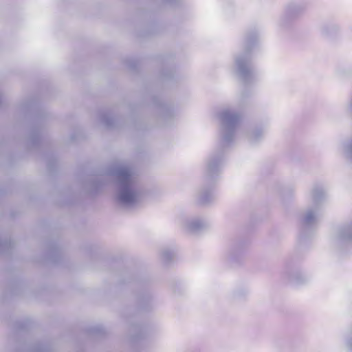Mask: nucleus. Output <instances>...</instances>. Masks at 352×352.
Returning a JSON list of instances; mask_svg holds the SVG:
<instances>
[{
  "instance_id": "13",
  "label": "nucleus",
  "mask_w": 352,
  "mask_h": 352,
  "mask_svg": "<svg viewBox=\"0 0 352 352\" xmlns=\"http://www.w3.org/2000/svg\"><path fill=\"white\" fill-rule=\"evenodd\" d=\"M11 246H12L11 241L6 240L3 241H1L0 240V253H3V252H6L7 250L10 248Z\"/></svg>"
},
{
  "instance_id": "4",
  "label": "nucleus",
  "mask_w": 352,
  "mask_h": 352,
  "mask_svg": "<svg viewBox=\"0 0 352 352\" xmlns=\"http://www.w3.org/2000/svg\"><path fill=\"white\" fill-rule=\"evenodd\" d=\"M220 173V153L216 151L212 153L207 161L205 170V181L208 185L217 184Z\"/></svg>"
},
{
  "instance_id": "3",
  "label": "nucleus",
  "mask_w": 352,
  "mask_h": 352,
  "mask_svg": "<svg viewBox=\"0 0 352 352\" xmlns=\"http://www.w3.org/2000/svg\"><path fill=\"white\" fill-rule=\"evenodd\" d=\"M240 121V116L234 111L224 109L221 112V148L232 142Z\"/></svg>"
},
{
  "instance_id": "9",
  "label": "nucleus",
  "mask_w": 352,
  "mask_h": 352,
  "mask_svg": "<svg viewBox=\"0 0 352 352\" xmlns=\"http://www.w3.org/2000/svg\"><path fill=\"white\" fill-rule=\"evenodd\" d=\"M176 254L175 250L172 248H164L161 251V257L165 263H168L173 259Z\"/></svg>"
},
{
  "instance_id": "1",
  "label": "nucleus",
  "mask_w": 352,
  "mask_h": 352,
  "mask_svg": "<svg viewBox=\"0 0 352 352\" xmlns=\"http://www.w3.org/2000/svg\"><path fill=\"white\" fill-rule=\"evenodd\" d=\"M107 174L116 181V199L119 205L131 208L140 201L142 191L131 166L119 164L109 169Z\"/></svg>"
},
{
  "instance_id": "15",
  "label": "nucleus",
  "mask_w": 352,
  "mask_h": 352,
  "mask_svg": "<svg viewBox=\"0 0 352 352\" xmlns=\"http://www.w3.org/2000/svg\"><path fill=\"white\" fill-rule=\"evenodd\" d=\"M245 258V252H239L238 250H236L235 252H234V259H235L236 261H240V260H243Z\"/></svg>"
},
{
  "instance_id": "17",
  "label": "nucleus",
  "mask_w": 352,
  "mask_h": 352,
  "mask_svg": "<svg viewBox=\"0 0 352 352\" xmlns=\"http://www.w3.org/2000/svg\"><path fill=\"white\" fill-rule=\"evenodd\" d=\"M349 111H350L351 113H352V99L349 106Z\"/></svg>"
},
{
  "instance_id": "7",
  "label": "nucleus",
  "mask_w": 352,
  "mask_h": 352,
  "mask_svg": "<svg viewBox=\"0 0 352 352\" xmlns=\"http://www.w3.org/2000/svg\"><path fill=\"white\" fill-rule=\"evenodd\" d=\"M213 200V194L211 189L207 188H201L196 195V201L200 205H206Z\"/></svg>"
},
{
  "instance_id": "11",
  "label": "nucleus",
  "mask_w": 352,
  "mask_h": 352,
  "mask_svg": "<svg viewBox=\"0 0 352 352\" xmlns=\"http://www.w3.org/2000/svg\"><path fill=\"white\" fill-rule=\"evenodd\" d=\"M343 152L347 158L352 160V140L343 144Z\"/></svg>"
},
{
  "instance_id": "18",
  "label": "nucleus",
  "mask_w": 352,
  "mask_h": 352,
  "mask_svg": "<svg viewBox=\"0 0 352 352\" xmlns=\"http://www.w3.org/2000/svg\"><path fill=\"white\" fill-rule=\"evenodd\" d=\"M143 301L146 302V304L147 305L149 302V298H146L145 300H143Z\"/></svg>"
},
{
  "instance_id": "10",
  "label": "nucleus",
  "mask_w": 352,
  "mask_h": 352,
  "mask_svg": "<svg viewBox=\"0 0 352 352\" xmlns=\"http://www.w3.org/2000/svg\"><path fill=\"white\" fill-rule=\"evenodd\" d=\"M100 119V122L107 128H111L114 126L115 120L109 113H101Z\"/></svg>"
},
{
  "instance_id": "14",
  "label": "nucleus",
  "mask_w": 352,
  "mask_h": 352,
  "mask_svg": "<svg viewBox=\"0 0 352 352\" xmlns=\"http://www.w3.org/2000/svg\"><path fill=\"white\" fill-rule=\"evenodd\" d=\"M211 113L212 119L217 122H220V111L218 107H216L214 109H212Z\"/></svg>"
},
{
  "instance_id": "16",
  "label": "nucleus",
  "mask_w": 352,
  "mask_h": 352,
  "mask_svg": "<svg viewBox=\"0 0 352 352\" xmlns=\"http://www.w3.org/2000/svg\"><path fill=\"white\" fill-rule=\"evenodd\" d=\"M348 347L350 352H352V338L348 342Z\"/></svg>"
},
{
  "instance_id": "12",
  "label": "nucleus",
  "mask_w": 352,
  "mask_h": 352,
  "mask_svg": "<svg viewBox=\"0 0 352 352\" xmlns=\"http://www.w3.org/2000/svg\"><path fill=\"white\" fill-rule=\"evenodd\" d=\"M263 131L262 130H256L254 131H252L250 135V140L252 142H255L257 140H258L260 138L263 136Z\"/></svg>"
},
{
  "instance_id": "20",
  "label": "nucleus",
  "mask_w": 352,
  "mask_h": 352,
  "mask_svg": "<svg viewBox=\"0 0 352 352\" xmlns=\"http://www.w3.org/2000/svg\"><path fill=\"white\" fill-rule=\"evenodd\" d=\"M95 186H96V188H98L100 185L99 184H96Z\"/></svg>"
},
{
  "instance_id": "2",
  "label": "nucleus",
  "mask_w": 352,
  "mask_h": 352,
  "mask_svg": "<svg viewBox=\"0 0 352 352\" xmlns=\"http://www.w3.org/2000/svg\"><path fill=\"white\" fill-rule=\"evenodd\" d=\"M257 37L255 34L248 35L245 41L246 54L240 55L236 58V74L239 80L245 85L252 82L255 79V72L251 64L249 52L255 46Z\"/></svg>"
},
{
  "instance_id": "6",
  "label": "nucleus",
  "mask_w": 352,
  "mask_h": 352,
  "mask_svg": "<svg viewBox=\"0 0 352 352\" xmlns=\"http://www.w3.org/2000/svg\"><path fill=\"white\" fill-rule=\"evenodd\" d=\"M182 226L190 234H197L208 228L207 222L201 217H186L182 219Z\"/></svg>"
},
{
  "instance_id": "19",
  "label": "nucleus",
  "mask_w": 352,
  "mask_h": 352,
  "mask_svg": "<svg viewBox=\"0 0 352 352\" xmlns=\"http://www.w3.org/2000/svg\"><path fill=\"white\" fill-rule=\"evenodd\" d=\"M169 1H170V3L171 4H175V0H169Z\"/></svg>"
},
{
  "instance_id": "8",
  "label": "nucleus",
  "mask_w": 352,
  "mask_h": 352,
  "mask_svg": "<svg viewBox=\"0 0 352 352\" xmlns=\"http://www.w3.org/2000/svg\"><path fill=\"white\" fill-rule=\"evenodd\" d=\"M337 240L340 243L352 241V224L340 228L337 235Z\"/></svg>"
},
{
  "instance_id": "5",
  "label": "nucleus",
  "mask_w": 352,
  "mask_h": 352,
  "mask_svg": "<svg viewBox=\"0 0 352 352\" xmlns=\"http://www.w3.org/2000/svg\"><path fill=\"white\" fill-rule=\"evenodd\" d=\"M311 197L314 208L309 209L302 219L303 223L307 226L316 223L319 217L318 208L325 198L324 190L322 188H315L311 192Z\"/></svg>"
},
{
  "instance_id": "21",
  "label": "nucleus",
  "mask_w": 352,
  "mask_h": 352,
  "mask_svg": "<svg viewBox=\"0 0 352 352\" xmlns=\"http://www.w3.org/2000/svg\"><path fill=\"white\" fill-rule=\"evenodd\" d=\"M326 34H329V32L327 31L325 32Z\"/></svg>"
}]
</instances>
